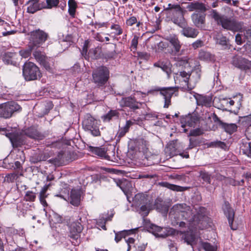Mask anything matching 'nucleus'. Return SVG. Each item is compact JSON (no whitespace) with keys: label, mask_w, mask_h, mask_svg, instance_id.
I'll return each instance as SVG.
<instances>
[{"label":"nucleus","mask_w":251,"mask_h":251,"mask_svg":"<svg viewBox=\"0 0 251 251\" xmlns=\"http://www.w3.org/2000/svg\"><path fill=\"white\" fill-rule=\"evenodd\" d=\"M69 10L68 12L69 14L74 17L75 15V10L76 8V3L75 0H69L68 1Z\"/></svg>","instance_id":"ea45409f"},{"label":"nucleus","mask_w":251,"mask_h":251,"mask_svg":"<svg viewBox=\"0 0 251 251\" xmlns=\"http://www.w3.org/2000/svg\"><path fill=\"white\" fill-rule=\"evenodd\" d=\"M202 247L205 251H216L217 250L216 247L208 243H203Z\"/></svg>","instance_id":"09e8293b"},{"label":"nucleus","mask_w":251,"mask_h":251,"mask_svg":"<svg viewBox=\"0 0 251 251\" xmlns=\"http://www.w3.org/2000/svg\"><path fill=\"white\" fill-rule=\"evenodd\" d=\"M36 198V196L35 193L28 191L26 192L24 199L26 201H34L35 200Z\"/></svg>","instance_id":"a18cd8bd"},{"label":"nucleus","mask_w":251,"mask_h":251,"mask_svg":"<svg viewBox=\"0 0 251 251\" xmlns=\"http://www.w3.org/2000/svg\"><path fill=\"white\" fill-rule=\"evenodd\" d=\"M193 74H196L195 79L196 81L199 80L201 76V69L200 66L195 67L194 70L193 72Z\"/></svg>","instance_id":"3c124183"},{"label":"nucleus","mask_w":251,"mask_h":251,"mask_svg":"<svg viewBox=\"0 0 251 251\" xmlns=\"http://www.w3.org/2000/svg\"><path fill=\"white\" fill-rule=\"evenodd\" d=\"M119 113L116 110H110L108 113L101 116L103 122H109L113 119L119 118Z\"/></svg>","instance_id":"cd10ccee"},{"label":"nucleus","mask_w":251,"mask_h":251,"mask_svg":"<svg viewBox=\"0 0 251 251\" xmlns=\"http://www.w3.org/2000/svg\"><path fill=\"white\" fill-rule=\"evenodd\" d=\"M216 42L217 44L222 46L223 47H226L228 40L227 39L226 37L223 36L222 34L218 33L215 36Z\"/></svg>","instance_id":"4c0bfd02"},{"label":"nucleus","mask_w":251,"mask_h":251,"mask_svg":"<svg viewBox=\"0 0 251 251\" xmlns=\"http://www.w3.org/2000/svg\"><path fill=\"white\" fill-rule=\"evenodd\" d=\"M40 64L43 65L47 70L49 71L51 69V67L47 61V59L44 60V62L41 63Z\"/></svg>","instance_id":"338daca9"},{"label":"nucleus","mask_w":251,"mask_h":251,"mask_svg":"<svg viewBox=\"0 0 251 251\" xmlns=\"http://www.w3.org/2000/svg\"><path fill=\"white\" fill-rule=\"evenodd\" d=\"M120 187L124 192L126 196L127 201L130 202L131 199L136 207H139L141 204L146 203L149 201L145 195L140 193L136 194L134 196V198H130L129 195V193L128 191L124 189L122 184L120 185Z\"/></svg>","instance_id":"9b49d317"},{"label":"nucleus","mask_w":251,"mask_h":251,"mask_svg":"<svg viewBox=\"0 0 251 251\" xmlns=\"http://www.w3.org/2000/svg\"><path fill=\"white\" fill-rule=\"evenodd\" d=\"M242 97L239 95L236 97H234L233 99L231 98H221L220 99V107L226 111L232 110L231 107L235 105L237 109H239L241 106Z\"/></svg>","instance_id":"0eeeda50"},{"label":"nucleus","mask_w":251,"mask_h":251,"mask_svg":"<svg viewBox=\"0 0 251 251\" xmlns=\"http://www.w3.org/2000/svg\"><path fill=\"white\" fill-rule=\"evenodd\" d=\"M190 75L191 74L189 72L181 71L176 74V77L180 81L184 83V84H182L183 87L185 88L186 87L189 90H191L192 88L189 86V79Z\"/></svg>","instance_id":"aec40b11"},{"label":"nucleus","mask_w":251,"mask_h":251,"mask_svg":"<svg viewBox=\"0 0 251 251\" xmlns=\"http://www.w3.org/2000/svg\"><path fill=\"white\" fill-rule=\"evenodd\" d=\"M21 107L14 101H9L0 104V117L10 118L15 112L21 111Z\"/></svg>","instance_id":"423d86ee"},{"label":"nucleus","mask_w":251,"mask_h":251,"mask_svg":"<svg viewBox=\"0 0 251 251\" xmlns=\"http://www.w3.org/2000/svg\"><path fill=\"white\" fill-rule=\"evenodd\" d=\"M154 206L155 209L164 215L167 214L169 208L168 203L160 199H157L155 200Z\"/></svg>","instance_id":"6ab92c4d"},{"label":"nucleus","mask_w":251,"mask_h":251,"mask_svg":"<svg viewBox=\"0 0 251 251\" xmlns=\"http://www.w3.org/2000/svg\"><path fill=\"white\" fill-rule=\"evenodd\" d=\"M199 105L204 106L206 107L210 106L211 103V100L209 97L204 96L198 94L193 95Z\"/></svg>","instance_id":"412c9836"},{"label":"nucleus","mask_w":251,"mask_h":251,"mask_svg":"<svg viewBox=\"0 0 251 251\" xmlns=\"http://www.w3.org/2000/svg\"><path fill=\"white\" fill-rule=\"evenodd\" d=\"M197 121L198 119L196 117L189 115L182 120L181 123H184V125H182V126L183 127L186 126L190 127L194 126Z\"/></svg>","instance_id":"c756f323"},{"label":"nucleus","mask_w":251,"mask_h":251,"mask_svg":"<svg viewBox=\"0 0 251 251\" xmlns=\"http://www.w3.org/2000/svg\"><path fill=\"white\" fill-rule=\"evenodd\" d=\"M83 229L81 224L78 222L72 223L70 226V235L71 238L77 239L79 237V233Z\"/></svg>","instance_id":"4468645a"},{"label":"nucleus","mask_w":251,"mask_h":251,"mask_svg":"<svg viewBox=\"0 0 251 251\" xmlns=\"http://www.w3.org/2000/svg\"><path fill=\"white\" fill-rule=\"evenodd\" d=\"M46 3H43V9H51L58 6L59 0H46Z\"/></svg>","instance_id":"58836bf2"},{"label":"nucleus","mask_w":251,"mask_h":251,"mask_svg":"<svg viewBox=\"0 0 251 251\" xmlns=\"http://www.w3.org/2000/svg\"><path fill=\"white\" fill-rule=\"evenodd\" d=\"M18 178V174L11 173L5 176L4 178V181L8 183L13 182Z\"/></svg>","instance_id":"79ce46f5"},{"label":"nucleus","mask_w":251,"mask_h":251,"mask_svg":"<svg viewBox=\"0 0 251 251\" xmlns=\"http://www.w3.org/2000/svg\"><path fill=\"white\" fill-rule=\"evenodd\" d=\"M90 151L94 154L105 159L109 160V156L107 154L104 148L100 147H89Z\"/></svg>","instance_id":"a878e982"},{"label":"nucleus","mask_w":251,"mask_h":251,"mask_svg":"<svg viewBox=\"0 0 251 251\" xmlns=\"http://www.w3.org/2000/svg\"><path fill=\"white\" fill-rule=\"evenodd\" d=\"M223 209L224 213L228 219V223L231 228L233 230H235L236 227H234L233 226V222L234 217V212L233 210L229 206L228 203L226 202L225 203Z\"/></svg>","instance_id":"dca6fc26"},{"label":"nucleus","mask_w":251,"mask_h":251,"mask_svg":"<svg viewBox=\"0 0 251 251\" xmlns=\"http://www.w3.org/2000/svg\"><path fill=\"white\" fill-rule=\"evenodd\" d=\"M6 136L10 139L13 147H18L24 143V141L20 140L19 137L15 134L9 133Z\"/></svg>","instance_id":"f704fd0d"},{"label":"nucleus","mask_w":251,"mask_h":251,"mask_svg":"<svg viewBox=\"0 0 251 251\" xmlns=\"http://www.w3.org/2000/svg\"><path fill=\"white\" fill-rule=\"evenodd\" d=\"M214 178L218 180L222 181L225 179V177L219 173H216L212 176V178Z\"/></svg>","instance_id":"680f3d73"},{"label":"nucleus","mask_w":251,"mask_h":251,"mask_svg":"<svg viewBox=\"0 0 251 251\" xmlns=\"http://www.w3.org/2000/svg\"><path fill=\"white\" fill-rule=\"evenodd\" d=\"M209 15L218 25H221L226 30L233 32H242L245 29L244 22L237 21L234 18H228L219 13L216 10H211Z\"/></svg>","instance_id":"f257e3e1"},{"label":"nucleus","mask_w":251,"mask_h":251,"mask_svg":"<svg viewBox=\"0 0 251 251\" xmlns=\"http://www.w3.org/2000/svg\"><path fill=\"white\" fill-rule=\"evenodd\" d=\"M190 144L189 146V149H192L193 148L196 146L197 144V142L196 140L193 138H190L189 139Z\"/></svg>","instance_id":"e2e57ef3"},{"label":"nucleus","mask_w":251,"mask_h":251,"mask_svg":"<svg viewBox=\"0 0 251 251\" xmlns=\"http://www.w3.org/2000/svg\"><path fill=\"white\" fill-rule=\"evenodd\" d=\"M46 107H48V108H46V111L44 113V114H48L49 111L53 108V104L51 102L49 101L47 103V105Z\"/></svg>","instance_id":"0e129e2a"},{"label":"nucleus","mask_w":251,"mask_h":251,"mask_svg":"<svg viewBox=\"0 0 251 251\" xmlns=\"http://www.w3.org/2000/svg\"><path fill=\"white\" fill-rule=\"evenodd\" d=\"M24 134L29 137L35 139H41L43 136L42 134L34 127H30L25 130Z\"/></svg>","instance_id":"393cba45"},{"label":"nucleus","mask_w":251,"mask_h":251,"mask_svg":"<svg viewBox=\"0 0 251 251\" xmlns=\"http://www.w3.org/2000/svg\"><path fill=\"white\" fill-rule=\"evenodd\" d=\"M177 140H175L170 141L165 149L166 153L168 154L170 156L177 155L179 151L177 150Z\"/></svg>","instance_id":"f3484780"},{"label":"nucleus","mask_w":251,"mask_h":251,"mask_svg":"<svg viewBox=\"0 0 251 251\" xmlns=\"http://www.w3.org/2000/svg\"><path fill=\"white\" fill-rule=\"evenodd\" d=\"M35 49H31L29 47V44H28V48L25 50H21L19 51V54L24 58H27L31 54L32 50H34Z\"/></svg>","instance_id":"49530a36"},{"label":"nucleus","mask_w":251,"mask_h":251,"mask_svg":"<svg viewBox=\"0 0 251 251\" xmlns=\"http://www.w3.org/2000/svg\"><path fill=\"white\" fill-rule=\"evenodd\" d=\"M166 187H167L168 188H169L171 190L176 191H184L185 190L187 189L185 187H183L181 186H179L178 185H176L174 184H171L167 183L166 185Z\"/></svg>","instance_id":"de8ad7c7"},{"label":"nucleus","mask_w":251,"mask_h":251,"mask_svg":"<svg viewBox=\"0 0 251 251\" xmlns=\"http://www.w3.org/2000/svg\"><path fill=\"white\" fill-rule=\"evenodd\" d=\"M39 0H29L27 2L28 5L27 8V12L29 13L33 14L36 11L43 9L42 3H39Z\"/></svg>","instance_id":"a211bd4d"},{"label":"nucleus","mask_w":251,"mask_h":251,"mask_svg":"<svg viewBox=\"0 0 251 251\" xmlns=\"http://www.w3.org/2000/svg\"><path fill=\"white\" fill-rule=\"evenodd\" d=\"M220 126L226 132L230 134L236 131L237 128V126L235 124H227L223 122H220Z\"/></svg>","instance_id":"2f4dec72"},{"label":"nucleus","mask_w":251,"mask_h":251,"mask_svg":"<svg viewBox=\"0 0 251 251\" xmlns=\"http://www.w3.org/2000/svg\"><path fill=\"white\" fill-rule=\"evenodd\" d=\"M186 25L184 27H180L182 28L181 33L184 36L190 38H195L197 36L199 32L195 28L187 26Z\"/></svg>","instance_id":"b1692460"},{"label":"nucleus","mask_w":251,"mask_h":251,"mask_svg":"<svg viewBox=\"0 0 251 251\" xmlns=\"http://www.w3.org/2000/svg\"><path fill=\"white\" fill-rule=\"evenodd\" d=\"M48 38V34L43 30L39 29L30 32L29 47L31 49H38Z\"/></svg>","instance_id":"f03ea898"},{"label":"nucleus","mask_w":251,"mask_h":251,"mask_svg":"<svg viewBox=\"0 0 251 251\" xmlns=\"http://www.w3.org/2000/svg\"><path fill=\"white\" fill-rule=\"evenodd\" d=\"M174 208L177 210L178 212H180V214L182 218L190 222L193 220L194 215L192 210L190 209V207L187 206L186 204L177 205Z\"/></svg>","instance_id":"f8f14e48"},{"label":"nucleus","mask_w":251,"mask_h":251,"mask_svg":"<svg viewBox=\"0 0 251 251\" xmlns=\"http://www.w3.org/2000/svg\"><path fill=\"white\" fill-rule=\"evenodd\" d=\"M195 236L192 232H187L185 234L184 240L188 245L193 246L195 244Z\"/></svg>","instance_id":"e433bc0d"},{"label":"nucleus","mask_w":251,"mask_h":251,"mask_svg":"<svg viewBox=\"0 0 251 251\" xmlns=\"http://www.w3.org/2000/svg\"><path fill=\"white\" fill-rule=\"evenodd\" d=\"M111 28L112 29L115 30L116 31H117V35H121L123 32V30L121 28V27L118 25H112L111 27Z\"/></svg>","instance_id":"052dcab7"},{"label":"nucleus","mask_w":251,"mask_h":251,"mask_svg":"<svg viewBox=\"0 0 251 251\" xmlns=\"http://www.w3.org/2000/svg\"><path fill=\"white\" fill-rule=\"evenodd\" d=\"M211 54L207 51L201 50L199 54L200 59L203 61H208L211 59Z\"/></svg>","instance_id":"c03bdc74"},{"label":"nucleus","mask_w":251,"mask_h":251,"mask_svg":"<svg viewBox=\"0 0 251 251\" xmlns=\"http://www.w3.org/2000/svg\"><path fill=\"white\" fill-rule=\"evenodd\" d=\"M176 8V9L173 10L172 12L169 14L171 17V20L174 24L179 27H184L187 25L184 17L185 11L180 6Z\"/></svg>","instance_id":"6e6552de"},{"label":"nucleus","mask_w":251,"mask_h":251,"mask_svg":"<svg viewBox=\"0 0 251 251\" xmlns=\"http://www.w3.org/2000/svg\"><path fill=\"white\" fill-rule=\"evenodd\" d=\"M175 91L176 88L174 87L165 88L161 90L160 93L165 99L164 107L168 108L171 104V99Z\"/></svg>","instance_id":"ddd939ff"},{"label":"nucleus","mask_w":251,"mask_h":251,"mask_svg":"<svg viewBox=\"0 0 251 251\" xmlns=\"http://www.w3.org/2000/svg\"><path fill=\"white\" fill-rule=\"evenodd\" d=\"M125 241L128 246L127 251H129L131 249V245L134 244L135 240L133 238H128L127 239H125Z\"/></svg>","instance_id":"bf43d9fd"},{"label":"nucleus","mask_w":251,"mask_h":251,"mask_svg":"<svg viewBox=\"0 0 251 251\" xmlns=\"http://www.w3.org/2000/svg\"><path fill=\"white\" fill-rule=\"evenodd\" d=\"M186 8L189 11H193L194 10L198 11V12H204L206 11L207 9L205 5L198 1L194 2H190L187 5Z\"/></svg>","instance_id":"4be33fe9"},{"label":"nucleus","mask_w":251,"mask_h":251,"mask_svg":"<svg viewBox=\"0 0 251 251\" xmlns=\"http://www.w3.org/2000/svg\"><path fill=\"white\" fill-rule=\"evenodd\" d=\"M48 195L46 194V193H43V192H40L39 195V200L40 201V202L42 203V204L44 206L46 207L48 205L47 202H46L45 199L47 197Z\"/></svg>","instance_id":"8fccbe9b"},{"label":"nucleus","mask_w":251,"mask_h":251,"mask_svg":"<svg viewBox=\"0 0 251 251\" xmlns=\"http://www.w3.org/2000/svg\"><path fill=\"white\" fill-rule=\"evenodd\" d=\"M212 176L208 173L205 171H201L200 172V177L205 182L210 184Z\"/></svg>","instance_id":"a19ab883"},{"label":"nucleus","mask_w":251,"mask_h":251,"mask_svg":"<svg viewBox=\"0 0 251 251\" xmlns=\"http://www.w3.org/2000/svg\"><path fill=\"white\" fill-rule=\"evenodd\" d=\"M135 230V229H130L117 233L115 235V240L118 243L121 241L122 238H125L126 235L133 233Z\"/></svg>","instance_id":"c9c22d12"},{"label":"nucleus","mask_w":251,"mask_h":251,"mask_svg":"<svg viewBox=\"0 0 251 251\" xmlns=\"http://www.w3.org/2000/svg\"><path fill=\"white\" fill-rule=\"evenodd\" d=\"M231 63L234 66L241 70L251 72V61L247 59L240 56H234Z\"/></svg>","instance_id":"1a4fd4ad"},{"label":"nucleus","mask_w":251,"mask_h":251,"mask_svg":"<svg viewBox=\"0 0 251 251\" xmlns=\"http://www.w3.org/2000/svg\"><path fill=\"white\" fill-rule=\"evenodd\" d=\"M246 149H242L243 152L249 156H251V142L246 144L245 146Z\"/></svg>","instance_id":"864d4df0"},{"label":"nucleus","mask_w":251,"mask_h":251,"mask_svg":"<svg viewBox=\"0 0 251 251\" xmlns=\"http://www.w3.org/2000/svg\"><path fill=\"white\" fill-rule=\"evenodd\" d=\"M80 195L79 191L72 190L70 195V203L75 206L79 205L80 202Z\"/></svg>","instance_id":"7c9ffc66"},{"label":"nucleus","mask_w":251,"mask_h":251,"mask_svg":"<svg viewBox=\"0 0 251 251\" xmlns=\"http://www.w3.org/2000/svg\"><path fill=\"white\" fill-rule=\"evenodd\" d=\"M109 76V72L107 67L100 66L93 72V82L100 87L104 85L108 81Z\"/></svg>","instance_id":"20e7f679"},{"label":"nucleus","mask_w":251,"mask_h":251,"mask_svg":"<svg viewBox=\"0 0 251 251\" xmlns=\"http://www.w3.org/2000/svg\"><path fill=\"white\" fill-rule=\"evenodd\" d=\"M23 74L27 81L36 80L41 77L39 68L31 62L25 63L23 68Z\"/></svg>","instance_id":"7ed1b4c3"},{"label":"nucleus","mask_w":251,"mask_h":251,"mask_svg":"<svg viewBox=\"0 0 251 251\" xmlns=\"http://www.w3.org/2000/svg\"><path fill=\"white\" fill-rule=\"evenodd\" d=\"M206 145L208 147H220L222 149L225 148L226 146L224 142L220 141L211 142L210 143H207Z\"/></svg>","instance_id":"37998d69"},{"label":"nucleus","mask_w":251,"mask_h":251,"mask_svg":"<svg viewBox=\"0 0 251 251\" xmlns=\"http://www.w3.org/2000/svg\"><path fill=\"white\" fill-rule=\"evenodd\" d=\"M82 126L85 130L88 131L94 136H100V132L98 121L89 114L85 115L82 122Z\"/></svg>","instance_id":"39448f33"},{"label":"nucleus","mask_w":251,"mask_h":251,"mask_svg":"<svg viewBox=\"0 0 251 251\" xmlns=\"http://www.w3.org/2000/svg\"><path fill=\"white\" fill-rule=\"evenodd\" d=\"M203 45V42L201 40H198L196 42H194L192 44V47L194 49H197L201 47Z\"/></svg>","instance_id":"13d9d810"},{"label":"nucleus","mask_w":251,"mask_h":251,"mask_svg":"<svg viewBox=\"0 0 251 251\" xmlns=\"http://www.w3.org/2000/svg\"><path fill=\"white\" fill-rule=\"evenodd\" d=\"M180 5L178 4H172L169 3L168 4V6L165 8V10L168 11V13L170 14L173 11V10H175L176 9V7H179Z\"/></svg>","instance_id":"6e6d98bb"},{"label":"nucleus","mask_w":251,"mask_h":251,"mask_svg":"<svg viewBox=\"0 0 251 251\" xmlns=\"http://www.w3.org/2000/svg\"><path fill=\"white\" fill-rule=\"evenodd\" d=\"M151 229L152 233L158 237L164 238L168 235L166 232V229L165 228H163L155 225H152L151 226Z\"/></svg>","instance_id":"bb28decb"},{"label":"nucleus","mask_w":251,"mask_h":251,"mask_svg":"<svg viewBox=\"0 0 251 251\" xmlns=\"http://www.w3.org/2000/svg\"><path fill=\"white\" fill-rule=\"evenodd\" d=\"M33 55L35 59L40 64L43 62L46 59H48L47 57L46 56L45 53L38 49H35L33 52Z\"/></svg>","instance_id":"473e14b6"},{"label":"nucleus","mask_w":251,"mask_h":251,"mask_svg":"<svg viewBox=\"0 0 251 251\" xmlns=\"http://www.w3.org/2000/svg\"><path fill=\"white\" fill-rule=\"evenodd\" d=\"M139 37L135 35L131 41V48L132 50H136L138 43Z\"/></svg>","instance_id":"603ef678"},{"label":"nucleus","mask_w":251,"mask_h":251,"mask_svg":"<svg viewBox=\"0 0 251 251\" xmlns=\"http://www.w3.org/2000/svg\"><path fill=\"white\" fill-rule=\"evenodd\" d=\"M151 203L148 201L146 203L141 204L139 207V209L138 210L142 216L145 217L149 214L151 209Z\"/></svg>","instance_id":"72a5a7b5"},{"label":"nucleus","mask_w":251,"mask_h":251,"mask_svg":"<svg viewBox=\"0 0 251 251\" xmlns=\"http://www.w3.org/2000/svg\"><path fill=\"white\" fill-rule=\"evenodd\" d=\"M119 104L122 107H128L133 112L140 109L142 105V102L137 101L134 97L131 96L123 98Z\"/></svg>","instance_id":"9d476101"},{"label":"nucleus","mask_w":251,"mask_h":251,"mask_svg":"<svg viewBox=\"0 0 251 251\" xmlns=\"http://www.w3.org/2000/svg\"><path fill=\"white\" fill-rule=\"evenodd\" d=\"M235 41L238 45H241L243 43V40L241 35L240 34H237L235 36Z\"/></svg>","instance_id":"69168bd1"},{"label":"nucleus","mask_w":251,"mask_h":251,"mask_svg":"<svg viewBox=\"0 0 251 251\" xmlns=\"http://www.w3.org/2000/svg\"><path fill=\"white\" fill-rule=\"evenodd\" d=\"M166 40L169 42L174 49L175 53L178 52L181 47V44L176 35H171L167 37Z\"/></svg>","instance_id":"5701e85b"},{"label":"nucleus","mask_w":251,"mask_h":251,"mask_svg":"<svg viewBox=\"0 0 251 251\" xmlns=\"http://www.w3.org/2000/svg\"><path fill=\"white\" fill-rule=\"evenodd\" d=\"M137 23V19L135 17L132 16L128 19L126 21V24L128 26H132Z\"/></svg>","instance_id":"4d7b16f0"},{"label":"nucleus","mask_w":251,"mask_h":251,"mask_svg":"<svg viewBox=\"0 0 251 251\" xmlns=\"http://www.w3.org/2000/svg\"><path fill=\"white\" fill-rule=\"evenodd\" d=\"M128 131V129H127L126 127H124L123 128H121V130L119 131V136L120 137H123L124 136L126 132H127Z\"/></svg>","instance_id":"774afa93"},{"label":"nucleus","mask_w":251,"mask_h":251,"mask_svg":"<svg viewBox=\"0 0 251 251\" xmlns=\"http://www.w3.org/2000/svg\"><path fill=\"white\" fill-rule=\"evenodd\" d=\"M202 131L200 128H196L190 131L189 135L192 136H197L202 134Z\"/></svg>","instance_id":"5fc2aeb1"},{"label":"nucleus","mask_w":251,"mask_h":251,"mask_svg":"<svg viewBox=\"0 0 251 251\" xmlns=\"http://www.w3.org/2000/svg\"><path fill=\"white\" fill-rule=\"evenodd\" d=\"M203 13L196 12L191 16L194 24L198 27L203 28L204 27L205 16Z\"/></svg>","instance_id":"2eb2a0df"},{"label":"nucleus","mask_w":251,"mask_h":251,"mask_svg":"<svg viewBox=\"0 0 251 251\" xmlns=\"http://www.w3.org/2000/svg\"><path fill=\"white\" fill-rule=\"evenodd\" d=\"M154 67L161 68L164 72H165L168 77H169L172 73L171 64L170 63H165L162 61H158L153 64Z\"/></svg>","instance_id":"c85d7f7f"}]
</instances>
